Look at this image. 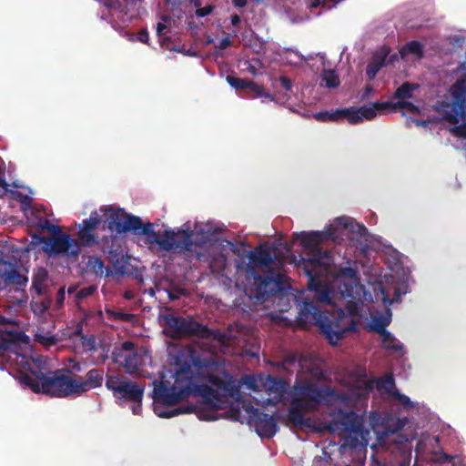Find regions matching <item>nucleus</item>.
<instances>
[{
  "instance_id": "f257e3e1",
  "label": "nucleus",
  "mask_w": 466,
  "mask_h": 466,
  "mask_svg": "<svg viewBox=\"0 0 466 466\" xmlns=\"http://www.w3.org/2000/svg\"><path fill=\"white\" fill-rule=\"evenodd\" d=\"M106 216L110 229L117 233L133 232L135 235L145 236L147 244H156L164 251L178 250L191 253L205 243L194 239L195 233L189 228L178 229L177 233L171 229H165L160 236L153 229V223L148 221L144 224L139 217L125 213L119 208L106 209Z\"/></svg>"
},
{
  "instance_id": "f03ea898",
  "label": "nucleus",
  "mask_w": 466,
  "mask_h": 466,
  "mask_svg": "<svg viewBox=\"0 0 466 466\" xmlns=\"http://www.w3.org/2000/svg\"><path fill=\"white\" fill-rule=\"evenodd\" d=\"M301 246L307 250V258H301L300 267L308 277V287L316 294L314 299L320 303L330 304V296L328 285L323 280L329 273V252L320 247L325 239L338 238L331 230L300 232L296 234Z\"/></svg>"
},
{
  "instance_id": "7ed1b4c3",
  "label": "nucleus",
  "mask_w": 466,
  "mask_h": 466,
  "mask_svg": "<svg viewBox=\"0 0 466 466\" xmlns=\"http://www.w3.org/2000/svg\"><path fill=\"white\" fill-rule=\"evenodd\" d=\"M297 301L300 306L299 321L317 325L331 345H337L347 332L357 329L355 320L341 309L322 311L309 299L303 298L301 302L297 299Z\"/></svg>"
},
{
  "instance_id": "20e7f679",
  "label": "nucleus",
  "mask_w": 466,
  "mask_h": 466,
  "mask_svg": "<svg viewBox=\"0 0 466 466\" xmlns=\"http://www.w3.org/2000/svg\"><path fill=\"white\" fill-rule=\"evenodd\" d=\"M31 375H23L22 381L35 393L66 398L76 395L75 376L65 374L62 370L46 374L41 369H30Z\"/></svg>"
},
{
  "instance_id": "39448f33",
  "label": "nucleus",
  "mask_w": 466,
  "mask_h": 466,
  "mask_svg": "<svg viewBox=\"0 0 466 466\" xmlns=\"http://www.w3.org/2000/svg\"><path fill=\"white\" fill-rule=\"evenodd\" d=\"M451 100L441 101L436 111L443 120L453 125L450 132L457 137L466 138V79H458L450 87Z\"/></svg>"
},
{
  "instance_id": "423d86ee",
  "label": "nucleus",
  "mask_w": 466,
  "mask_h": 466,
  "mask_svg": "<svg viewBox=\"0 0 466 466\" xmlns=\"http://www.w3.org/2000/svg\"><path fill=\"white\" fill-rule=\"evenodd\" d=\"M164 326L167 329V335L174 339L187 337H197L199 339H212L220 343L228 339V335L220 329H209L191 317L184 318L167 314L163 318Z\"/></svg>"
},
{
  "instance_id": "0eeeda50",
  "label": "nucleus",
  "mask_w": 466,
  "mask_h": 466,
  "mask_svg": "<svg viewBox=\"0 0 466 466\" xmlns=\"http://www.w3.org/2000/svg\"><path fill=\"white\" fill-rule=\"evenodd\" d=\"M291 393V400L305 407L307 412L318 410L328 398L337 397L345 403H348L350 399L346 393L337 395L336 390L329 386H319L308 380H296Z\"/></svg>"
},
{
  "instance_id": "6e6552de",
  "label": "nucleus",
  "mask_w": 466,
  "mask_h": 466,
  "mask_svg": "<svg viewBox=\"0 0 466 466\" xmlns=\"http://www.w3.org/2000/svg\"><path fill=\"white\" fill-rule=\"evenodd\" d=\"M193 372L189 363H183L175 373V383L168 388L163 383L154 389V399L164 404L175 405L193 392Z\"/></svg>"
},
{
  "instance_id": "1a4fd4ad",
  "label": "nucleus",
  "mask_w": 466,
  "mask_h": 466,
  "mask_svg": "<svg viewBox=\"0 0 466 466\" xmlns=\"http://www.w3.org/2000/svg\"><path fill=\"white\" fill-rule=\"evenodd\" d=\"M254 282L250 288L249 297L264 303L283 290L284 275L269 268L265 275L252 273Z\"/></svg>"
},
{
  "instance_id": "9d476101",
  "label": "nucleus",
  "mask_w": 466,
  "mask_h": 466,
  "mask_svg": "<svg viewBox=\"0 0 466 466\" xmlns=\"http://www.w3.org/2000/svg\"><path fill=\"white\" fill-rule=\"evenodd\" d=\"M38 242L43 244L42 249L50 257L62 256L77 258L80 253V245L68 234L62 231L51 238L39 237Z\"/></svg>"
},
{
  "instance_id": "9b49d317",
  "label": "nucleus",
  "mask_w": 466,
  "mask_h": 466,
  "mask_svg": "<svg viewBox=\"0 0 466 466\" xmlns=\"http://www.w3.org/2000/svg\"><path fill=\"white\" fill-rule=\"evenodd\" d=\"M106 387L116 399L142 402L144 388L123 375H106Z\"/></svg>"
},
{
  "instance_id": "f8f14e48",
  "label": "nucleus",
  "mask_w": 466,
  "mask_h": 466,
  "mask_svg": "<svg viewBox=\"0 0 466 466\" xmlns=\"http://www.w3.org/2000/svg\"><path fill=\"white\" fill-rule=\"evenodd\" d=\"M326 428L333 433L358 434L362 431V422L354 410L345 411L339 409Z\"/></svg>"
},
{
  "instance_id": "ddd939ff",
  "label": "nucleus",
  "mask_w": 466,
  "mask_h": 466,
  "mask_svg": "<svg viewBox=\"0 0 466 466\" xmlns=\"http://www.w3.org/2000/svg\"><path fill=\"white\" fill-rule=\"evenodd\" d=\"M112 360L118 362L124 360V368L127 374H136L142 364L141 356L135 350V344L127 340L121 344L120 349H115L112 352Z\"/></svg>"
},
{
  "instance_id": "4468645a",
  "label": "nucleus",
  "mask_w": 466,
  "mask_h": 466,
  "mask_svg": "<svg viewBox=\"0 0 466 466\" xmlns=\"http://www.w3.org/2000/svg\"><path fill=\"white\" fill-rule=\"evenodd\" d=\"M0 278L5 286L14 287L15 291H24L28 278L20 272V265L17 261L10 262L4 258L0 260Z\"/></svg>"
},
{
  "instance_id": "2eb2a0df",
  "label": "nucleus",
  "mask_w": 466,
  "mask_h": 466,
  "mask_svg": "<svg viewBox=\"0 0 466 466\" xmlns=\"http://www.w3.org/2000/svg\"><path fill=\"white\" fill-rule=\"evenodd\" d=\"M105 255H107V258L113 264L115 269L121 273H125V263L124 256L122 254L121 245L118 242V238L116 236L110 235L104 237L101 240H98L96 244Z\"/></svg>"
},
{
  "instance_id": "dca6fc26",
  "label": "nucleus",
  "mask_w": 466,
  "mask_h": 466,
  "mask_svg": "<svg viewBox=\"0 0 466 466\" xmlns=\"http://www.w3.org/2000/svg\"><path fill=\"white\" fill-rule=\"evenodd\" d=\"M249 412L250 420L260 437L270 439L277 433L279 426L273 415L265 413L257 408L252 409Z\"/></svg>"
},
{
  "instance_id": "f3484780",
  "label": "nucleus",
  "mask_w": 466,
  "mask_h": 466,
  "mask_svg": "<svg viewBox=\"0 0 466 466\" xmlns=\"http://www.w3.org/2000/svg\"><path fill=\"white\" fill-rule=\"evenodd\" d=\"M101 222V218L96 211L91 213L90 218L84 219L78 225V245L92 247L98 243V237L95 234L96 229Z\"/></svg>"
},
{
  "instance_id": "a211bd4d",
  "label": "nucleus",
  "mask_w": 466,
  "mask_h": 466,
  "mask_svg": "<svg viewBox=\"0 0 466 466\" xmlns=\"http://www.w3.org/2000/svg\"><path fill=\"white\" fill-rule=\"evenodd\" d=\"M410 447L396 446L383 461L375 460L370 466H410Z\"/></svg>"
},
{
  "instance_id": "6ab92c4d",
  "label": "nucleus",
  "mask_w": 466,
  "mask_h": 466,
  "mask_svg": "<svg viewBox=\"0 0 466 466\" xmlns=\"http://www.w3.org/2000/svg\"><path fill=\"white\" fill-rule=\"evenodd\" d=\"M104 379V372L100 369H92L86 374V378L75 375V381L76 387V395L90 390L91 389L98 388L102 385Z\"/></svg>"
},
{
  "instance_id": "aec40b11",
  "label": "nucleus",
  "mask_w": 466,
  "mask_h": 466,
  "mask_svg": "<svg viewBox=\"0 0 466 466\" xmlns=\"http://www.w3.org/2000/svg\"><path fill=\"white\" fill-rule=\"evenodd\" d=\"M9 323V319L0 315V355L14 350L23 336L17 331H7L6 325Z\"/></svg>"
},
{
  "instance_id": "412c9836",
  "label": "nucleus",
  "mask_w": 466,
  "mask_h": 466,
  "mask_svg": "<svg viewBox=\"0 0 466 466\" xmlns=\"http://www.w3.org/2000/svg\"><path fill=\"white\" fill-rule=\"evenodd\" d=\"M49 273L44 267H37L33 269L31 292L40 297L47 293L49 287Z\"/></svg>"
},
{
  "instance_id": "4be33fe9",
  "label": "nucleus",
  "mask_w": 466,
  "mask_h": 466,
  "mask_svg": "<svg viewBox=\"0 0 466 466\" xmlns=\"http://www.w3.org/2000/svg\"><path fill=\"white\" fill-rule=\"evenodd\" d=\"M275 248H259L249 255V261L255 266L269 270L276 259Z\"/></svg>"
},
{
  "instance_id": "5701e85b",
  "label": "nucleus",
  "mask_w": 466,
  "mask_h": 466,
  "mask_svg": "<svg viewBox=\"0 0 466 466\" xmlns=\"http://www.w3.org/2000/svg\"><path fill=\"white\" fill-rule=\"evenodd\" d=\"M306 408L293 400L290 402V407L288 413L289 421L295 427L309 428L311 427V419L306 418L304 415Z\"/></svg>"
},
{
  "instance_id": "b1692460",
  "label": "nucleus",
  "mask_w": 466,
  "mask_h": 466,
  "mask_svg": "<svg viewBox=\"0 0 466 466\" xmlns=\"http://www.w3.org/2000/svg\"><path fill=\"white\" fill-rule=\"evenodd\" d=\"M390 107V101L387 102H374L369 105H364L360 108V115L362 119L365 118L367 120L373 119L378 112H383Z\"/></svg>"
},
{
  "instance_id": "393cba45",
  "label": "nucleus",
  "mask_w": 466,
  "mask_h": 466,
  "mask_svg": "<svg viewBox=\"0 0 466 466\" xmlns=\"http://www.w3.org/2000/svg\"><path fill=\"white\" fill-rule=\"evenodd\" d=\"M202 396L208 403L213 404L215 401L219 400V394L218 390H214L212 387L202 384V385H195L193 384V392Z\"/></svg>"
},
{
  "instance_id": "a878e982",
  "label": "nucleus",
  "mask_w": 466,
  "mask_h": 466,
  "mask_svg": "<svg viewBox=\"0 0 466 466\" xmlns=\"http://www.w3.org/2000/svg\"><path fill=\"white\" fill-rule=\"evenodd\" d=\"M418 88V84L405 82L396 89L392 96V98L398 99V101H406L407 99L412 98L413 92Z\"/></svg>"
},
{
  "instance_id": "bb28decb",
  "label": "nucleus",
  "mask_w": 466,
  "mask_h": 466,
  "mask_svg": "<svg viewBox=\"0 0 466 466\" xmlns=\"http://www.w3.org/2000/svg\"><path fill=\"white\" fill-rule=\"evenodd\" d=\"M337 221L344 228L350 229L352 233H356L360 237H364L367 233V228L364 225L356 223L350 218H339Z\"/></svg>"
},
{
  "instance_id": "cd10ccee",
  "label": "nucleus",
  "mask_w": 466,
  "mask_h": 466,
  "mask_svg": "<svg viewBox=\"0 0 466 466\" xmlns=\"http://www.w3.org/2000/svg\"><path fill=\"white\" fill-rule=\"evenodd\" d=\"M401 56L412 54L415 55L419 59H421L424 56L423 46L417 40H412L405 44L400 51Z\"/></svg>"
},
{
  "instance_id": "c85d7f7f",
  "label": "nucleus",
  "mask_w": 466,
  "mask_h": 466,
  "mask_svg": "<svg viewBox=\"0 0 466 466\" xmlns=\"http://www.w3.org/2000/svg\"><path fill=\"white\" fill-rule=\"evenodd\" d=\"M377 389L379 390H383L390 397L393 396V393L398 390L395 389V380L392 374H387L384 377L380 378L377 381Z\"/></svg>"
},
{
  "instance_id": "c756f323",
  "label": "nucleus",
  "mask_w": 466,
  "mask_h": 466,
  "mask_svg": "<svg viewBox=\"0 0 466 466\" xmlns=\"http://www.w3.org/2000/svg\"><path fill=\"white\" fill-rule=\"evenodd\" d=\"M348 110L337 109L333 112L320 111L314 114V118L320 122H336L341 119V115Z\"/></svg>"
},
{
  "instance_id": "7c9ffc66",
  "label": "nucleus",
  "mask_w": 466,
  "mask_h": 466,
  "mask_svg": "<svg viewBox=\"0 0 466 466\" xmlns=\"http://www.w3.org/2000/svg\"><path fill=\"white\" fill-rule=\"evenodd\" d=\"M321 80L328 88H336L340 81L338 74L334 70H324L321 74Z\"/></svg>"
},
{
  "instance_id": "2f4dec72",
  "label": "nucleus",
  "mask_w": 466,
  "mask_h": 466,
  "mask_svg": "<svg viewBox=\"0 0 466 466\" xmlns=\"http://www.w3.org/2000/svg\"><path fill=\"white\" fill-rule=\"evenodd\" d=\"M87 268L96 276L102 277L104 275L105 265L100 258L89 257Z\"/></svg>"
},
{
  "instance_id": "473e14b6",
  "label": "nucleus",
  "mask_w": 466,
  "mask_h": 466,
  "mask_svg": "<svg viewBox=\"0 0 466 466\" xmlns=\"http://www.w3.org/2000/svg\"><path fill=\"white\" fill-rule=\"evenodd\" d=\"M247 90L253 93V97H262L263 96V97L269 98L271 101L275 100L274 96L266 92L265 88L262 86H260L251 80L249 81L248 87L247 88Z\"/></svg>"
},
{
  "instance_id": "72a5a7b5",
  "label": "nucleus",
  "mask_w": 466,
  "mask_h": 466,
  "mask_svg": "<svg viewBox=\"0 0 466 466\" xmlns=\"http://www.w3.org/2000/svg\"><path fill=\"white\" fill-rule=\"evenodd\" d=\"M341 110H348L347 113H343L341 115L342 118H347L348 121L352 125H357L362 122V116L360 112V108L350 107V108H342Z\"/></svg>"
},
{
  "instance_id": "f704fd0d",
  "label": "nucleus",
  "mask_w": 466,
  "mask_h": 466,
  "mask_svg": "<svg viewBox=\"0 0 466 466\" xmlns=\"http://www.w3.org/2000/svg\"><path fill=\"white\" fill-rule=\"evenodd\" d=\"M51 302V299L46 298L40 301L32 300L30 305L34 313L42 315L50 308Z\"/></svg>"
},
{
  "instance_id": "c9c22d12",
  "label": "nucleus",
  "mask_w": 466,
  "mask_h": 466,
  "mask_svg": "<svg viewBox=\"0 0 466 466\" xmlns=\"http://www.w3.org/2000/svg\"><path fill=\"white\" fill-rule=\"evenodd\" d=\"M391 109L397 111L400 109H406L410 113H419L420 109L419 107L414 105L411 102L408 101H397V102H390V107Z\"/></svg>"
},
{
  "instance_id": "e433bc0d",
  "label": "nucleus",
  "mask_w": 466,
  "mask_h": 466,
  "mask_svg": "<svg viewBox=\"0 0 466 466\" xmlns=\"http://www.w3.org/2000/svg\"><path fill=\"white\" fill-rule=\"evenodd\" d=\"M227 81L236 90H247L250 80L228 75L227 76Z\"/></svg>"
},
{
  "instance_id": "4c0bfd02",
  "label": "nucleus",
  "mask_w": 466,
  "mask_h": 466,
  "mask_svg": "<svg viewBox=\"0 0 466 466\" xmlns=\"http://www.w3.org/2000/svg\"><path fill=\"white\" fill-rule=\"evenodd\" d=\"M37 227L42 230H46L53 235L61 233V228L58 226L52 224L47 218H40L37 221Z\"/></svg>"
},
{
  "instance_id": "58836bf2",
  "label": "nucleus",
  "mask_w": 466,
  "mask_h": 466,
  "mask_svg": "<svg viewBox=\"0 0 466 466\" xmlns=\"http://www.w3.org/2000/svg\"><path fill=\"white\" fill-rule=\"evenodd\" d=\"M58 338L56 335H43V334H36L35 335V341L40 343L41 345L50 348L52 346H55L58 342Z\"/></svg>"
},
{
  "instance_id": "ea45409f",
  "label": "nucleus",
  "mask_w": 466,
  "mask_h": 466,
  "mask_svg": "<svg viewBox=\"0 0 466 466\" xmlns=\"http://www.w3.org/2000/svg\"><path fill=\"white\" fill-rule=\"evenodd\" d=\"M380 336L381 341L386 349L399 350L401 348L400 346L395 343V339L388 330L385 333H382Z\"/></svg>"
},
{
  "instance_id": "a19ab883",
  "label": "nucleus",
  "mask_w": 466,
  "mask_h": 466,
  "mask_svg": "<svg viewBox=\"0 0 466 466\" xmlns=\"http://www.w3.org/2000/svg\"><path fill=\"white\" fill-rule=\"evenodd\" d=\"M82 346L84 350L87 352H93L96 350V341L94 335L91 336H81Z\"/></svg>"
},
{
  "instance_id": "79ce46f5",
  "label": "nucleus",
  "mask_w": 466,
  "mask_h": 466,
  "mask_svg": "<svg viewBox=\"0 0 466 466\" xmlns=\"http://www.w3.org/2000/svg\"><path fill=\"white\" fill-rule=\"evenodd\" d=\"M5 164L2 158L0 157V198L5 196L9 189H8V183L6 182L5 177Z\"/></svg>"
},
{
  "instance_id": "37998d69",
  "label": "nucleus",
  "mask_w": 466,
  "mask_h": 466,
  "mask_svg": "<svg viewBox=\"0 0 466 466\" xmlns=\"http://www.w3.org/2000/svg\"><path fill=\"white\" fill-rule=\"evenodd\" d=\"M248 46L255 50L256 52H259L261 49L264 48L265 41L259 37L257 34L252 32L250 38H249V44Z\"/></svg>"
},
{
  "instance_id": "c03bdc74",
  "label": "nucleus",
  "mask_w": 466,
  "mask_h": 466,
  "mask_svg": "<svg viewBox=\"0 0 466 466\" xmlns=\"http://www.w3.org/2000/svg\"><path fill=\"white\" fill-rule=\"evenodd\" d=\"M15 198L20 202L22 208L24 210L31 208L32 198L29 196L25 195L18 191L15 192Z\"/></svg>"
},
{
  "instance_id": "a18cd8bd",
  "label": "nucleus",
  "mask_w": 466,
  "mask_h": 466,
  "mask_svg": "<svg viewBox=\"0 0 466 466\" xmlns=\"http://www.w3.org/2000/svg\"><path fill=\"white\" fill-rule=\"evenodd\" d=\"M390 53V49L388 47H383L380 51H377L372 57V61L374 63L381 62V67L385 66V61Z\"/></svg>"
},
{
  "instance_id": "49530a36",
  "label": "nucleus",
  "mask_w": 466,
  "mask_h": 466,
  "mask_svg": "<svg viewBox=\"0 0 466 466\" xmlns=\"http://www.w3.org/2000/svg\"><path fill=\"white\" fill-rule=\"evenodd\" d=\"M191 360L194 364V366L202 369V368H208L210 366L211 361L206 358H201L198 355L192 354L191 355Z\"/></svg>"
},
{
  "instance_id": "de8ad7c7",
  "label": "nucleus",
  "mask_w": 466,
  "mask_h": 466,
  "mask_svg": "<svg viewBox=\"0 0 466 466\" xmlns=\"http://www.w3.org/2000/svg\"><path fill=\"white\" fill-rule=\"evenodd\" d=\"M381 68V62L374 63L370 62L366 68V74L369 78L372 79L375 77L379 70Z\"/></svg>"
},
{
  "instance_id": "09e8293b",
  "label": "nucleus",
  "mask_w": 466,
  "mask_h": 466,
  "mask_svg": "<svg viewBox=\"0 0 466 466\" xmlns=\"http://www.w3.org/2000/svg\"><path fill=\"white\" fill-rule=\"evenodd\" d=\"M392 398L398 400L400 401V403L402 406H404L405 408H412L413 407L412 402L410 401V398L404 394H401L400 392H399V390H397L396 392L393 393Z\"/></svg>"
},
{
  "instance_id": "8fccbe9b",
  "label": "nucleus",
  "mask_w": 466,
  "mask_h": 466,
  "mask_svg": "<svg viewBox=\"0 0 466 466\" xmlns=\"http://www.w3.org/2000/svg\"><path fill=\"white\" fill-rule=\"evenodd\" d=\"M95 290H96V288L94 286L86 287V288H83L80 290H78L76 292V297L77 299H83L85 298L91 296L95 292Z\"/></svg>"
},
{
  "instance_id": "3c124183",
  "label": "nucleus",
  "mask_w": 466,
  "mask_h": 466,
  "mask_svg": "<svg viewBox=\"0 0 466 466\" xmlns=\"http://www.w3.org/2000/svg\"><path fill=\"white\" fill-rule=\"evenodd\" d=\"M214 10V5H208L204 7H198L197 10H196V15L198 17H205L208 15H210Z\"/></svg>"
},
{
  "instance_id": "603ef678",
  "label": "nucleus",
  "mask_w": 466,
  "mask_h": 466,
  "mask_svg": "<svg viewBox=\"0 0 466 466\" xmlns=\"http://www.w3.org/2000/svg\"><path fill=\"white\" fill-rule=\"evenodd\" d=\"M187 410L182 408L173 409L167 412L159 413L158 416L161 418H172L178 414L185 413Z\"/></svg>"
},
{
  "instance_id": "864d4df0",
  "label": "nucleus",
  "mask_w": 466,
  "mask_h": 466,
  "mask_svg": "<svg viewBox=\"0 0 466 466\" xmlns=\"http://www.w3.org/2000/svg\"><path fill=\"white\" fill-rule=\"evenodd\" d=\"M65 298H66V290H65V287H62L58 289V291L56 293V304L57 309H60L64 305Z\"/></svg>"
},
{
  "instance_id": "5fc2aeb1",
  "label": "nucleus",
  "mask_w": 466,
  "mask_h": 466,
  "mask_svg": "<svg viewBox=\"0 0 466 466\" xmlns=\"http://www.w3.org/2000/svg\"><path fill=\"white\" fill-rule=\"evenodd\" d=\"M114 316H115L116 319H118L121 321H126V322L132 321L135 317L133 314L126 313V312H115Z\"/></svg>"
},
{
  "instance_id": "6e6d98bb",
  "label": "nucleus",
  "mask_w": 466,
  "mask_h": 466,
  "mask_svg": "<svg viewBox=\"0 0 466 466\" xmlns=\"http://www.w3.org/2000/svg\"><path fill=\"white\" fill-rule=\"evenodd\" d=\"M386 326H387V322L386 321H384L382 319H379L378 321H376V323L372 327V329L376 332H378L380 335H381L382 333H385L387 331Z\"/></svg>"
},
{
  "instance_id": "4d7b16f0",
  "label": "nucleus",
  "mask_w": 466,
  "mask_h": 466,
  "mask_svg": "<svg viewBox=\"0 0 466 466\" xmlns=\"http://www.w3.org/2000/svg\"><path fill=\"white\" fill-rule=\"evenodd\" d=\"M340 272L341 275L346 276L352 280H356L358 278V272L351 268H342Z\"/></svg>"
},
{
  "instance_id": "13d9d810",
  "label": "nucleus",
  "mask_w": 466,
  "mask_h": 466,
  "mask_svg": "<svg viewBox=\"0 0 466 466\" xmlns=\"http://www.w3.org/2000/svg\"><path fill=\"white\" fill-rule=\"evenodd\" d=\"M137 41H139L141 43L148 44V42H149V35H148L147 30L146 28L141 29L137 33Z\"/></svg>"
},
{
  "instance_id": "bf43d9fd",
  "label": "nucleus",
  "mask_w": 466,
  "mask_h": 466,
  "mask_svg": "<svg viewBox=\"0 0 466 466\" xmlns=\"http://www.w3.org/2000/svg\"><path fill=\"white\" fill-rule=\"evenodd\" d=\"M83 365L80 362L73 361V364L70 367V370H67V375L75 376V372H81L83 370L82 369Z\"/></svg>"
},
{
  "instance_id": "052dcab7",
  "label": "nucleus",
  "mask_w": 466,
  "mask_h": 466,
  "mask_svg": "<svg viewBox=\"0 0 466 466\" xmlns=\"http://www.w3.org/2000/svg\"><path fill=\"white\" fill-rule=\"evenodd\" d=\"M279 83H280L281 86L286 91H290L291 90V88H292V82L287 76H280L279 77Z\"/></svg>"
},
{
  "instance_id": "680f3d73",
  "label": "nucleus",
  "mask_w": 466,
  "mask_h": 466,
  "mask_svg": "<svg viewBox=\"0 0 466 466\" xmlns=\"http://www.w3.org/2000/svg\"><path fill=\"white\" fill-rule=\"evenodd\" d=\"M284 380H274L273 386L276 387V391L279 396H282L284 392Z\"/></svg>"
},
{
  "instance_id": "e2e57ef3",
  "label": "nucleus",
  "mask_w": 466,
  "mask_h": 466,
  "mask_svg": "<svg viewBox=\"0 0 466 466\" xmlns=\"http://www.w3.org/2000/svg\"><path fill=\"white\" fill-rule=\"evenodd\" d=\"M231 45H232V41H231L230 37L226 36L220 40L218 47L220 49L224 50V49L229 47Z\"/></svg>"
},
{
  "instance_id": "0e129e2a",
  "label": "nucleus",
  "mask_w": 466,
  "mask_h": 466,
  "mask_svg": "<svg viewBox=\"0 0 466 466\" xmlns=\"http://www.w3.org/2000/svg\"><path fill=\"white\" fill-rule=\"evenodd\" d=\"M167 29V26L164 24V23H157V35L158 37H162L164 36V35L166 34V30Z\"/></svg>"
},
{
  "instance_id": "69168bd1",
  "label": "nucleus",
  "mask_w": 466,
  "mask_h": 466,
  "mask_svg": "<svg viewBox=\"0 0 466 466\" xmlns=\"http://www.w3.org/2000/svg\"><path fill=\"white\" fill-rule=\"evenodd\" d=\"M329 0H312V1L310 2L309 6H310L311 8H317V7H319V6H320V5H324V6H326V5H328V4H329Z\"/></svg>"
},
{
  "instance_id": "338daca9",
  "label": "nucleus",
  "mask_w": 466,
  "mask_h": 466,
  "mask_svg": "<svg viewBox=\"0 0 466 466\" xmlns=\"http://www.w3.org/2000/svg\"><path fill=\"white\" fill-rule=\"evenodd\" d=\"M452 460H454L453 456L448 455L446 453H442L441 457L438 459V461L441 463H447L451 462Z\"/></svg>"
},
{
  "instance_id": "774afa93",
  "label": "nucleus",
  "mask_w": 466,
  "mask_h": 466,
  "mask_svg": "<svg viewBox=\"0 0 466 466\" xmlns=\"http://www.w3.org/2000/svg\"><path fill=\"white\" fill-rule=\"evenodd\" d=\"M231 2L237 8H243L248 5V0H231Z\"/></svg>"
}]
</instances>
